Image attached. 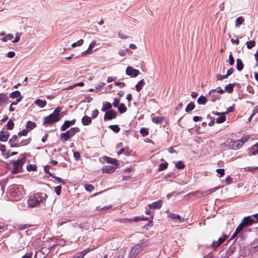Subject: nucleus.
<instances>
[{"mask_svg": "<svg viewBox=\"0 0 258 258\" xmlns=\"http://www.w3.org/2000/svg\"><path fill=\"white\" fill-rule=\"evenodd\" d=\"M257 222L258 219H254L251 216L244 217L241 220L240 224L236 228L234 233L233 234L231 237V239H234L240 232L243 230L244 228L250 226L253 224L256 223Z\"/></svg>", "mask_w": 258, "mask_h": 258, "instance_id": "obj_1", "label": "nucleus"}, {"mask_svg": "<svg viewBox=\"0 0 258 258\" xmlns=\"http://www.w3.org/2000/svg\"><path fill=\"white\" fill-rule=\"evenodd\" d=\"M149 244L150 242L148 239H143L140 243L131 248L128 253V258H136L142 251L145 250Z\"/></svg>", "mask_w": 258, "mask_h": 258, "instance_id": "obj_2", "label": "nucleus"}, {"mask_svg": "<svg viewBox=\"0 0 258 258\" xmlns=\"http://www.w3.org/2000/svg\"><path fill=\"white\" fill-rule=\"evenodd\" d=\"M61 111V107H57L52 113L43 118V125L48 126L53 123L58 122L60 119V112Z\"/></svg>", "mask_w": 258, "mask_h": 258, "instance_id": "obj_3", "label": "nucleus"}, {"mask_svg": "<svg viewBox=\"0 0 258 258\" xmlns=\"http://www.w3.org/2000/svg\"><path fill=\"white\" fill-rule=\"evenodd\" d=\"M47 197L44 193H35L30 196L28 200V205L31 207H37L40 203L45 201Z\"/></svg>", "mask_w": 258, "mask_h": 258, "instance_id": "obj_4", "label": "nucleus"}, {"mask_svg": "<svg viewBox=\"0 0 258 258\" xmlns=\"http://www.w3.org/2000/svg\"><path fill=\"white\" fill-rule=\"evenodd\" d=\"M26 157L24 156L20 159H18L12 162L13 170L12 173L13 174H17L22 172L23 171V166L26 162Z\"/></svg>", "mask_w": 258, "mask_h": 258, "instance_id": "obj_5", "label": "nucleus"}, {"mask_svg": "<svg viewBox=\"0 0 258 258\" xmlns=\"http://www.w3.org/2000/svg\"><path fill=\"white\" fill-rule=\"evenodd\" d=\"M224 145L232 150H237L241 148V143L237 140L228 139L225 142Z\"/></svg>", "mask_w": 258, "mask_h": 258, "instance_id": "obj_6", "label": "nucleus"}, {"mask_svg": "<svg viewBox=\"0 0 258 258\" xmlns=\"http://www.w3.org/2000/svg\"><path fill=\"white\" fill-rule=\"evenodd\" d=\"M228 238V236L226 235H223L220 237L217 241H214L212 243V247L214 249L217 248L221 244H222Z\"/></svg>", "mask_w": 258, "mask_h": 258, "instance_id": "obj_7", "label": "nucleus"}, {"mask_svg": "<svg viewBox=\"0 0 258 258\" xmlns=\"http://www.w3.org/2000/svg\"><path fill=\"white\" fill-rule=\"evenodd\" d=\"M116 115L117 113L114 110H110L109 111H107L104 114V119L105 120H111L115 118L116 117Z\"/></svg>", "mask_w": 258, "mask_h": 258, "instance_id": "obj_8", "label": "nucleus"}, {"mask_svg": "<svg viewBox=\"0 0 258 258\" xmlns=\"http://www.w3.org/2000/svg\"><path fill=\"white\" fill-rule=\"evenodd\" d=\"M140 72L139 70L133 69L131 67H127L126 69V75L131 76L132 77H136L140 74Z\"/></svg>", "mask_w": 258, "mask_h": 258, "instance_id": "obj_9", "label": "nucleus"}, {"mask_svg": "<svg viewBox=\"0 0 258 258\" xmlns=\"http://www.w3.org/2000/svg\"><path fill=\"white\" fill-rule=\"evenodd\" d=\"M117 168L116 165H105L104 166L102 169L103 173H112L115 169Z\"/></svg>", "mask_w": 258, "mask_h": 258, "instance_id": "obj_10", "label": "nucleus"}, {"mask_svg": "<svg viewBox=\"0 0 258 258\" xmlns=\"http://www.w3.org/2000/svg\"><path fill=\"white\" fill-rule=\"evenodd\" d=\"M168 217L172 219V220H175L176 222L181 223L182 222H183L184 221V218H182L179 215H176L173 213H170L169 214Z\"/></svg>", "mask_w": 258, "mask_h": 258, "instance_id": "obj_11", "label": "nucleus"}, {"mask_svg": "<svg viewBox=\"0 0 258 258\" xmlns=\"http://www.w3.org/2000/svg\"><path fill=\"white\" fill-rule=\"evenodd\" d=\"M162 205V202L161 200H158V201L154 202L151 204L148 205V207L150 209H159Z\"/></svg>", "mask_w": 258, "mask_h": 258, "instance_id": "obj_12", "label": "nucleus"}, {"mask_svg": "<svg viewBox=\"0 0 258 258\" xmlns=\"http://www.w3.org/2000/svg\"><path fill=\"white\" fill-rule=\"evenodd\" d=\"M18 140V136L17 135H13L9 141V144L11 147H18V143L16 141Z\"/></svg>", "mask_w": 258, "mask_h": 258, "instance_id": "obj_13", "label": "nucleus"}, {"mask_svg": "<svg viewBox=\"0 0 258 258\" xmlns=\"http://www.w3.org/2000/svg\"><path fill=\"white\" fill-rule=\"evenodd\" d=\"M10 136V134L7 132H0V141L2 142H7Z\"/></svg>", "mask_w": 258, "mask_h": 258, "instance_id": "obj_14", "label": "nucleus"}, {"mask_svg": "<svg viewBox=\"0 0 258 258\" xmlns=\"http://www.w3.org/2000/svg\"><path fill=\"white\" fill-rule=\"evenodd\" d=\"M91 250V249L88 248L81 252H78L74 256L76 258H83V257Z\"/></svg>", "mask_w": 258, "mask_h": 258, "instance_id": "obj_15", "label": "nucleus"}, {"mask_svg": "<svg viewBox=\"0 0 258 258\" xmlns=\"http://www.w3.org/2000/svg\"><path fill=\"white\" fill-rule=\"evenodd\" d=\"M249 154L255 155L258 153V142L248 149Z\"/></svg>", "mask_w": 258, "mask_h": 258, "instance_id": "obj_16", "label": "nucleus"}, {"mask_svg": "<svg viewBox=\"0 0 258 258\" xmlns=\"http://www.w3.org/2000/svg\"><path fill=\"white\" fill-rule=\"evenodd\" d=\"M217 89H213L211 90L209 92V95L212 96L211 101L212 102H215L217 99H219L220 98V96L216 95Z\"/></svg>", "mask_w": 258, "mask_h": 258, "instance_id": "obj_17", "label": "nucleus"}, {"mask_svg": "<svg viewBox=\"0 0 258 258\" xmlns=\"http://www.w3.org/2000/svg\"><path fill=\"white\" fill-rule=\"evenodd\" d=\"M92 122V119L90 117L85 115L82 119V123L84 125H88Z\"/></svg>", "mask_w": 258, "mask_h": 258, "instance_id": "obj_18", "label": "nucleus"}, {"mask_svg": "<svg viewBox=\"0 0 258 258\" xmlns=\"http://www.w3.org/2000/svg\"><path fill=\"white\" fill-rule=\"evenodd\" d=\"M9 100V97L6 94L0 93V106L6 103Z\"/></svg>", "mask_w": 258, "mask_h": 258, "instance_id": "obj_19", "label": "nucleus"}, {"mask_svg": "<svg viewBox=\"0 0 258 258\" xmlns=\"http://www.w3.org/2000/svg\"><path fill=\"white\" fill-rule=\"evenodd\" d=\"M72 138L70 135L69 132L68 131H66L64 133H62L60 135V138L62 140H64V141H68L70 138Z\"/></svg>", "mask_w": 258, "mask_h": 258, "instance_id": "obj_20", "label": "nucleus"}, {"mask_svg": "<svg viewBox=\"0 0 258 258\" xmlns=\"http://www.w3.org/2000/svg\"><path fill=\"white\" fill-rule=\"evenodd\" d=\"M35 104L39 107L42 108L46 106L47 102L45 100L38 99L35 101Z\"/></svg>", "mask_w": 258, "mask_h": 258, "instance_id": "obj_21", "label": "nucleus"}, {"mask_svg": "<svg viewBox=\"0 0 258 258\" xmlns=\"http://www.w3.org/2000/svg\"><path fill=\"white\" fill-rule=\"evenodd\" d=\"M145 84V83L144 80H140L135 86L136 90L138 92H140L142 89V88Z\"/></svg>", "mask_w": 258, "mask_h": 258, "instance_id": "obj_22", "label": "nucleus"}, {"mask_svg": "<svg viewBox=\"0 0 258 258\" xmlns=\"http://www.w3.org/2000/svg\"><path fill=\"white\" fill-rule=\"evenodd\" d=\"M105 159L106 161L108 163L113 164V165H118L117 160L115 159L109 157H105Z\"/></svg>", "mask_w": 258, "mask_h": 258, "instance_id": "obj_23", "label": "nucleus"}, {"mask_svg": "<svg viewBox=\"0 0 258 258\" xmlns=\"http://www.w3.org/2000/svg\"><path fill=\"white\" fill-rule=\"evenodd\" d=\"M10 97L13 99L19 98L20 97H23V96L21 95L20 91H15L12 92L10 94Z\"/></svg>", "mask_w": 258, "mask_h": 258, "instance_id": "obj_24", "label": "nucleus"}, {"mask_svg": "<svg viewBox=\"0 0 258 258\" xmlns=\"http://www.w3.org/2000/svg\"><path fill=\"white\" fill-rule=\"evenodd\" d=\"M112 107V105L110 103L108 102H105L103 104V106L101 108L102 111H105L107 110H109L111 109Z\"/></svg>", "mask_w": 258, "mask_h": 258, "instance_id": "obj_25", "label": "nucleus"}, {"mask_svg": "<svg viewBox=\"0 0 258 258\" xmlns=\"http://www.w3.org/2000/svg\"><path fill=\"white\" fill-rule=\"evenodd\" d=\"M243 68V64L240 58L236 59V69L238 71H241Z\"/></svg>", "mask_w": 258, "mask_h": 258, "instance_id": "obj_26", "label": "nucleus"}, {"mask_svg": "<svg viewBox=\"0 0 258 258\" xmlns=\"http://www.w3.org/2000/svg\"><path fill=\"white\" fill-rule=\"evenodd\" d=\"M30 139H26L25 140H23L20 143H18V147L26 146L30 143Z\"/></svg>", "mask_w": 258, "mask_h": 258, "instance_id": "obj_27", "label": "nucleus"}, {"mask_svg": "<svg viewBox=\"0 0 258 258\" xmlns=\"http://www.w3.org/2000/svg\"><path fill=\"white\" fill-rule=\"evenodd\" d=\"M118 110L120 113H124L126 111L127 108L124 104L120 103L117 106Z\"/></svg>", "mask_w": 258, "mask_h": 258, "instance_id": "obj_28", "label": "nucleus"}, {"mask_svg": "<svg viewBox=\"0 0 258 258\" xmlns=\"http://www.w3.org/2000/svg\"><path fill=\"white\" fill-rule=\"evenodd\" d=\"M235 86V84H229L225 87V91H227L229 93H231L233 91V88Z\"/></svg>", "mask_w": 258, "mask_h": 258, "instance_id": "obj_29", "label": "nucleus"}, {"mask_svg": "<svg viewBox=\"0 0 258 258\" xmlns=\"http://www.w3.org/2000/svg\"><path fill=\"white\" fill-rule=\"evenodd\" d=\"M152 120L155 123H162L163 121V118L162 117L153 116Z\"/></svg>", "mask_w": 258, "mask_h": 258, "instance_id": "obj_30", "label": "nucleus"}, {"mask_svg": "<svg viewBox=\"0 0 258 258\" xmlns=\"http://www.w3.org/2000/svg\"><path fill=\"white\" fill-rule=\"evenodd\" d=\"M207 100L203 95L200 96L197 100V102L199 104H205L207 102Z\"/></svg>", "mask_w": 258, "mask_h": 258, "instance_id": "obj_31", "label": "nucleus"}, {"mask_svg": "<svg viewBox=\"0 0 258 258\" xmlns=\"http://www.w3.org/2000/svg\"><path fill=\"white\" fill-rule=\"evenodd\" d=\"M80 130L79 128L76 127H72L70 130H68L69 132L70 135L72 137L74 136L77 133L79 132Z\"/></svg>", "mask_w": 258, "mask_h": 258, "instance_id": "obj_32", "label": "nucleus"}, {"mask_svg": "<svg viewBox=\"0 0 258 258\" xmlns=\"http://www.w3.org/2000/svg\"><path fill=\"white\" fill-rule=\"evenodd\" d=\"M250 139V136L249 135H246L243 136L240 140H237L241 143V148L242 147L244 143L246 142Z\"/></svg>", "mask_w": 258, "mask_h": 258, "instance_id": "obj_33", "label": "nucleus"}, {"mask_svg": "<svg viewBox=\"0 0 258 258\" xmlns=\"http://www.w3.org/2000/svg\"><path fill=\"white\" fill-rule=\"evenodd\" d=\"M195 107V105L194 103L192 102H190L187 104L185 108V111L187 112H189L192 110Z\"/></svg>", "mask_w": 258, "mask_h": 258, "instance_id": "obj_34", "label": "nucleus"}, {"mask_svg": "<svg viewBox=\"0 0 258 258\" xmlns=\"http://www.w3.org/2000/svg\"><path fill=\"white\" fill-rule=\"evenodd\" d=\"M28 171H36L37 170V166L35 164H28L26 167Z\"/></svg>", "mask_w": 258, "mask_h": 258, "instance_id": "obj_35", "label": "nucleus"}, {"mask_svg": "<svg viewBox=\"0 0 258 258\" xmlns=\"http://www.w3.org/2000/svg\"><path fill=\"white\" fill-rule=\"evenodd\" d=\"M95 44H96V41H92V42H91L90 43V44H89V47H88V49L85 50V51H84V52H83L82 53V55H83L84 54H86V53H89L92 52V51L89 52V50L90 49H92V48H93L95 46Z\"/></svg>", "mask_w": 258, "mask_h": 258, "instance_id": "obj_36", "label": "nucleus"}, {"mask_svg": "<svg viewBox=\"0 0 258 258\" xmlns=\"http://www.w3.org/2000/svg\"><path fill=\"white\" fill-rule=\"evenodd\" d=\"M26 127L27 128L33 130L36 127V124L31 121H28L26 123Z\"/></svg>", "mask_w": 258, "mask_h": 258, "instance_id": "obj_37", "label": "nucleus"}, {"mask_svg": "<svg viewBox=\"0 0 258 258\" xmlns=\"http://www.w3.org/2000/svg\"><path fill=\"white\" fill-rule=\"evenodd\" d=\"M71 126L70 123L69 122V120H66L64 122L63 124L60 127V130L61 131H64L67 130Z\"/></svg>", "mask_w": 258, "mask_h": 258, "instance_id": "obj_38", "label": "nucleus"}, {"mask_svg": "<svg viewBox=\"0 0 258 258\" xmlns=\"http://www.w3.org/2000/svg\"><path fill=\"white\" fill-rule=\"evenodd\" d=\"M244 22V19L242 17H239L236 19L235 26L239 27Z\"/></svg>", "mask_w": 258, "mask_h": 258, "instance_id": "obj_39", "label": "nucleus"}, {"mask_svg": "<svg viewBox=\"0 0 258 258\" xmlns=\"http://www.w3.org/2000/svg\"><path fill=\"white\" fill-rule=\"evenodd\" d=\"M168 165V163L165 161L164 163H161L159 165L158 170L159 171L166 169Z\"/></svg>", "mask_w": 258, "mask_h": 258, "instance_id": "obj_40", "label": "nucleus"}, {"mask_svg": "<svg viewBox=\"0 0 258 258\" xmlns=\"http://www.w3.org/2000/svg\"><path fill=\"white\" fill-rule=\"evenodd\" d=\"M226 119V116L224 115V114H223L222 115H221L220 116L216 118V121L217 123H221L225 121Z\"/></svg>", "mask_w": 258, "mask_h": 258, "instance_id": "obj_41", "label": "nucleus"}, {"mask_svg": "<svg viewBox=\"0 0 258 258\" xmlns=\"http://www.w3.org/2000/svg\"><path fill=\"white\" fill-rule=\"evenodd\" d=\"M175 167L178 169H183L185 167L184 164L181 161H178L175 164Z\"/></svg>", "mask_w": 258, "mask_h": 258, "instance_id": "obj_42", "label": "nucleus"}, {"mask_svg": "<svg viewBox=\"0 0 258 258\" xmlns=\"http://www.w3.org/2000/svg\"><path fill=\"white\" fill-rule=\"evenodd\" d=\"M14 123L11 119L9 120L6 124V126L8 130H12L14 126Z\"/></svg>", "mask_w": 258, "mask_h": 258, "instance_id": "obj_43", "label": "nucleus"}, {"mask_svg": "<svg viewBox=\"0 0 258 258\" xmlns=\"http://www.w3.org/2000/svg\"><path fill=\"white\" fill-rule=\"evenodd\" d=\"M34 256L36 257V258H45V255L44 253L43 252H42L41 251H37L35 252Z\"/></svg>", "mask_w": 258, "mask_h": 258, "instance_id": "obj_44", "label": "nucleus"}, {"mask_svg": "<svg viewBox=\"0 0 258 258\" xmlns=\"http://www.w3.org/2000/svg\"><path fill=\"white\" fill-rule=\"evenodd\" d=\"M246 44L247 47L248 49H251L255 46V42L253 40H250V41H247Z\"/></svg>", "mask_w": 258, "mask_h": 258, "instance_id": "obj_45", "label": "nucleus"}, {"mask_svg": "<svg viewBox=\"0 0 258 258\" xmlns=\"http://www.w3.org/2000/svg\"><path fill=\"white\" fill-rule=\"evenodd\" d=\"M109 127L115 133H118L120 131V128L118 125H110Z\"/></svg>", "mask_w": 258, "mask_h": 258, "instance_id": "obj_46", "label": "nucleus"}, {"mask_svg": "<svg viewBox=\"0 0 258 258\" xmlns=\"http://www.w3.org/2000/svg\"><path fill=\"white\" fill-rule=\"evenodd\" d=\"M140 133L143 136H146L149 134L148 130L145 127H142L140 129Z\"/></svg>", "mask_w": 258, "mask_h": 258, "instance_id": "obj_47", "label": "nucleus"}, {"mask_svg": "<svg viewBox=\"0 0 258 258\" xmlns=\"http://www.w3.org/2000/svg\"><path fill=\"white\" fill-rule=\"evenodd\" d=\"M84 43V40L82 39H80L76 42H74L72 44V47H75L77 46H81Z\"/></svg>", "mask_w": 258, "mask_h": 258, "instance_id": "obj_48", "label": "nucleus"}, {"mask_svg": "<svg viewBox=\"0 0 258 258\" xmlns=\"http://www.w3.org/2000/svg\"><path fill=\"white\" fill-rule=\"evenodd\" d=\"M50 176L52 177L53 178H54L58 182L61 183L63 184H66V182L61 178L59 177H57L56 176H54L52 174H50Z\"/></svg>", "mask_w": 258, "mask_h": 258, "instance_id": "obj_49", "label": "nucleus"}, {"mask_svg": "<svg viewBox=\"0 0 258 258\" xmlns=\"http://www.w3.org/2000/svg\"><path fill=\"white\" fill-rule=\"evenodd\" d=\"M85 189L88 191H92L94 189V187L93 185L90 184H86L85 185Z\"/></svg>", "mask_w": 258, "mask_h": 258, "instance_id": "obj_50", "label": "nucleus"}, {"mask_svg": "<svg viewBox=\"0 0 258 258\" xmlns=\"http://www.w3.org/2000/svg\"><path fill=\"white\" fill-rule=\"evenodd\" d=\"M84 85V83L83 82H80L79 83H77V84H74V85L73 86H70L69 87H68L67 89H72L73 88H74V87H76V86H83Z\"/></svg>", "mask_w": 258, "mask_h": 258, "instance_id": "obj_51", "label": "nucleus"}, {"mask_svg": "<svg viewBox=\"0 0 258 258\" xmlns=\"http://www.w3.org/2000/svg\"><path fill=\"white\" fill-rule=\"evenodd\" d=\"M258 169L257 167H246L244 168L245 171L254 172L255 169Z\"/></svg>", "mask_w": 258, "mask_h": 258, "instance_id": "obj_52", "label": "nucleus"}, {"mask_svg": "<svg viewBox=\"0 0 258 258\" xmlns=\"http://www.w3.org/2000/svg\"><path fill=\"white\" fill-rule=\"evenodd\" d=\"M61 186L60 185L56 186L54 189L55 192L58 196L60 195V194L61 193Z\"/></svg>", "mask_w": 258, "mask_h": 258, "instance_id": "obj_53", "label": "nucleus"}, {"mask_svg": "<svg viewBox=\"0 0 258 258\" xmlns=\"http://www.w3.org/2000/svg\"><path fill=\"white\" fill-rule=\"evenodd\" d=\"M120 99L116 97L114 98L113 100V102L112 103L113 106L115 107H117L119 105Z\"/></svg>", "mask_w": 258, "mask_h": 258, "instance_id": "obj_54", "label": "nucleus"}, {"mask_svg": "<svg viewBox=\"0 0 258 258\" xmlns=\"http://www.w3.org/2000/svg\"><path fill=\"white\" fill-rule=\"evenodd\" d=\"M228 62L230 66H232L234 63V59L231 53L229 55Z\"/></svg>", "mask_w": 258, "mask_h": 258, "instance_id": "obj_55", "label": "nucleus"}, {"mask_svg": "<svg viewBox=\"0 0 258 258\" xmlns=\"http://www.w3.org/2000/svg\"><path fill=\"white\" fill-rule=\"evenodd\" d=\"M216 172L220 174V177L223 176L225 174V170L223 168L217 169Z\"/></svg>", "mask_w": 258, "mask_h": 258, "instance_id": "obj_56", "label": "nucleus"}, {"mask_svg": "<svg viewBox=\"0 0 258 258\" xmlns=\"http://www.w3.org/2000/svg\"><path fill=\"white\" fill-rule=\"evenodd\" d=\"M233 180L232 178L230 176H228L225 179V182L226 184H229L232 183Z\"/></svg>", "mask_w": 258, "mask_h": 258, "instance_id": "obj_57", "label": "nucleus"}, {"mask_svg": "<svg viewBox=\"0 0 258 258\" xmlns=\"http://www.w3.org/2000/svg\"><path fill=\"white\" fill-rule=\"evenodd\" d=\"M28 134V131L26 129H24L22 131L18 133V136H26Z\"/></svg>", "mask_w": 258, "mask_h": 258, "instance_id": "obj_58", "label": "nucleus"}, {"mask_svg": "<svg viewBox=\"0 0 258 258\" xmlns=\"http://www.w3.org/2000/svg\"><path fill=\"white\" fill-rule=\"evenodd\" d=\"M117 34H118V37L121 39H126L128 37V36L123 34L121 32H118Z\"/></svg>", "mask_w": 258, "mask_h": 258, "instance_id": "obj_59", "label": "nucleus"}, {"mask_svg": "<svg viewBox=\"0 0 258 258\" xmlns=\"http://www.w3.org/2000/svg\"><path fill=\"white\" fill-rule=\"evenodd\" d=\"M98 113H99V112H98V110L97 109H95L94 110H93L92 111V114H91L92 117L93 118H96L98 116Z\"/></svg>", "mask_w": 258, "mask_h": 258, "instance_id": "obj_60", "label": "nucleus"}, {"mask_svg": "<svg viewBox=\"0 0 258 258\" xmlns=\"http://www.w3.org/2000/svg\"><path fill=\"white\" fill-rule=\"evenodd\" d=\"M20 36H21V34L19 33H17L16 34V37H15V39L13 40V42L14 43H16L17 42H18L20 39Z\"/></svg>", "mask_w": 258, "mask_h": 258, "instance_id": "obj_61", "label": "nucleus"}, {"mask_svg": "<svg viewBox=\"0 0 258 258\" xmlns=\"http://www.w3.org/2000/svg\"><path fill=\"white\" fill-rule=\"evenodd\" d=\"M50 167H51L50 165H46L44 167L45 172L48 174L50 176V174H52L49 171V168H50Z\"/></svg>", "mask_w": 258, "mask_h": 258, "instance_id": "obj_62", "label": "nucleus"}, {"mask_svg": "<svg viewBox=\"0 0 258 258\" xmlns=\"http://www.w3.org/2000/svg\"><path fill=\"white\" fill-rule=\"evenodd\" d=\"M228 77L226 75H217V79L218 80H222L224 79L227 78Z\"/></svg>", "mask_w": 258, "mask_h": 258, "instance_id": "obj_63", "label": "nucleus"}, {"mask_svg": "<svg viewBox=\"0 0 258 258\" xmlns=\"http://www.w3.org/2000/svg\"><path fill=\"white\" fill-rule=\"evenodd\" d=\"M32 252H27L22 258H32Z\"/></svg>", "mask_w": 258, "mask_h": 258, "instance_id": "obj_64", "label": "nucleus"}]
</instances>
